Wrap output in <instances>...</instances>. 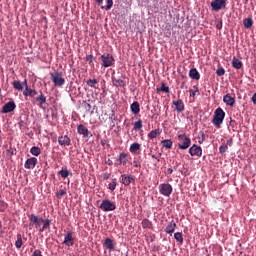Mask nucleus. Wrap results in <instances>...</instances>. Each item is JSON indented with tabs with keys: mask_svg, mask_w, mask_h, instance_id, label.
Masks as SVG:
<instances>
[{
	"mask_svg": "<svg viewBox=\"0 0 256 256\" xmlns=\"http://www.w3.org/2000/svg\"><path fill=\"white\" fill-rule=\"evenodd\" d=\"M235 125H237V122H235V120L231 119L230 120V127H235Z\"/></svg>",
	"mask_w": 256,
	"mask_h": 256,
	"instance_id": "nucleus-56",
	"label": "nucleus"
},
{
	"mask_svg": "<svg viewBox=\"0 0 256 256\" xmlns=\"http://www.w3.org/2000/svg\"><path fill=\"white\" fill-rule=\"evenodd\" d=\"M113 117H115V114H112V116L110 117V119H115V118H113Z\"/></svg>",
	"mask_w": 256,
	"mask_h": 256,
	"instance_id": "nucleus-62",
	"label": "nucleus"
},
{
	"mask_svg": "<svg viewBox=\"0 0 256 256\" xmlns=\"http://www.w3.org/2000/svg\"><path fill=\"white\" fill-rule=\"evenodd\" d=\"M104 247H106V249H109V251H114L115 250V244L113 243V239L106 238L105 241H104Z\"/></svg>",
	"mask_w": 256,
	"mask_h": 256,
	"instance_id": "nucleus-23",
	"label": "nucleus"
},
{
	"mask_svg": "<svg viewBox=\"0 0 256 256\" xmlns=\"http://www.w3.org/2000/svg\"><path fill=\"white\" fill-rule=\"evenodd\" d=\"M223 102L225 105H228V107H235V96H231V94H226L223 97Z\"/></svg>",
	"mask_w": 256,
	"mask_h": 256,
	"instance_id": "nucleus-13",
	"label": "nucleus"
},
{
	"mask_svg": "<svg viewBox=\"0 0 256 256\" xmlns=\"http://www.w3.org/2000/svg\"><path fill=\"white\" fill-rule=\"evenodd\" d=\"M216 29H218L220 31V29H223V22L220 21L216 24Z\"/></svg>",
	"mask_w": 256,
	"mask_h": 256,
	"instance_id": "nucleus-50",
	"label": "nucleus"
},
{
	"mask_svg": "<svg viewBox=\"0 0 256 256\" xmlns=\"http://www.w3.org/2000/svg\"><path fill=\"white\" fill-rule=\"evenodd\" d=\"M13 88L16 89V91H23V83L19 80H15L13 83Z\"/></svg>",
	"mask_w": 256,
	"mask_h": 256,
	"instance_id": "nucleus-33",
	"label": "nucleus"
},
{
	"mask_svg": "<svg viewBox=\"0 0 256 256\" xmlns=\"http://www.w3.org/2000/svg\"><path fill=\"white\" fill-rule=\"evenodd\" d=\"M130 110L133 115H139L141 111V105L139 104V102L135 101L130 105Z\"/></svg>",
	"mask_w": 256,
	"mask_h": 256,
	"instance_id": "nucleus-20",
	"label": "nucleus"
},
{
	"mask_svg": "<svg viewBox=\"0 0 256 256\" xmlns=\"http://www.w3.org/2000/svg\"><path fill=\"white\" fill-rule=\"evenodd\" d=\"M178 147L179 149H189V147H191V138H189L187 135L185 134H180L178 136Z\"/></svg>",
	"mask_w": 256,
	"mask_h": 256,
	"instance_id": "nucleus-3",
	"label": "nucleus"
},
{
	"mask_svg": "<svg viewBox=\"0 0 256 256\" xmlns=\"http://www.w3.org/2000/svg\"><path fill=\"white\" fill-rule=\"evenodd\" d=\"M78 133L79 135H83V137H89V129H87L83 124L78 126Z\"/></svg>",
	"mask_w": 256,
	"mask_h": 256,
	"instance_id": "nucleus-24",
	"label": "nucleus"
},
{
	"mask_svg": "<svg viewBox=\"0 0 256 256\" xmlns=\"http://www.w3.org/2000/svg\"><path fill=\"white\" fill-rule=\"evenodd\" d=\"M194 89L196 90H193V89L189 90L190 97H193V99H195V95H199V88L194 86Z\"/></svg>",
	"mask_w": 256,
	"mask_h": 256,
	"instance_id": "nucleus-44",
	"label": "nucleus"
},
{
	"mask_svg": "<svg viewBox=\"0 0 256 256\" xmlns=\"http://www.w3.org/2000/svg\"><path fill=\"white\" fill-rule=\"evenodd\" d=\"M210 7H212V11H221L227 7V0H214L210 3Z\"/></svg>",
	"mask_w": 256,
	"mask_h": 256,
	"instance_id": "nucleus-7",
	"label": "nucleus"
},
{
	"mask_svg": "<svg viewBox=\"0 0 256 256\" xmlns=\"http://www.w3.org/2000/svg\"><path fill=\"white\" fill-rule=\"evenodd\" d=\"M174 238L176 239V241H178V243H180V245H183V233L176 232L174 234Z\"/></svg>",
	"mask_w": 256,
	"mask_h": 256,
	"instance_id": "nucleus-37",
	"label": "nucleus"
},
{
	"mask_svg": "<svg viewBox=\"0 0 256 256\" xmlns=\"http://www.w3.org/2000/svg\"><path fill=\"white\" fill-rule=\"evenodd\" d=\"M17 109V104H15V101L7 102L1 110V113L7 114V113H13V110Z\"/></svg>",
	"mask_w": 256,
	"mask_h": 256,
	"instance_id": "nucleus-10",
	"label": "nucleus"
},
{
	"mask_svg": "<svg viewBox=\"0 0 256 256\" xmlns=\"http://www.w3.org/2000/svg\"><path fill=\"white\" fill-rule=\"evenodd\" d=\"M189 153L192 157H201L203 155V149H201V146L194 144L189 148Z\"/></svg>",
	"mask_w": 256,
	"mask_h": 256,
	"instance_id": "nucleus-11",
	"label": "nucleus"
},
{
	"mask_svg": "<svg viewBox=\"0 0 256 256\" xmlns=\"http://www.w3.org/2000/svg\"><path fill=\"white\" fill-rule=\"evenodd\" d=\"M203 141H205V133L202 132V140L199 141V143H203Z\"/></svg>",
	"mask_w": 256,
	"mask_h": 256,
	"instance_id": "nucleus-60",
	"label": "nucleus"
},
{
	"mask_svg": "<svg viewBox=\"0 0 256 256\" xmlns=\"http://www.w3.org/2000/svg\"><path fill=\"white\" fill-rule=\"evenodd\" d=\"M111 7H113V0H107V5L101 6V9H105V11H110Z\"/></svg>",
	"mask_w": 256,
	"mask_h": 256,
	"instance_id": "nucleus-42",
	"label": "nucleus"
},
{
	"mask_svg": "<svg viewBox=\"0 0 256 256\" xmlns=\"http://www.w3.org/2000/svg\"><path fill=\"white\" fill-rule=\"evenodd\" d=\"M86 61H87V63H90V64L93 63V55H91V54L87 55L86 56Z\"/></svg>",
	"mask_w": 256,
	"mask_h": 256,
	"instance_id": "nucleus-48",
	"label": "nucleus"
},
{
	"mask_svg": "<svg viewBox=\"0 0 256 256\" xmlns=\"http://www.w3.org/2000/svg\"><path fill=\"white\" fill-rule=\"evenodd\" d=\"M108 165H113V162H112V161H110V162L108 163Z\"/></svg>",
	"mask_w": 256,
	"mask_h": 256,
	"instance_id": "nucleus-63",
	"label": "nucleus"
},
{
	"mask_svg": "<svg viewBox=\"0 0 256 256\" xmlns=\"http://www.w3.org/2000/svg\"><path fill=\"white\" fill-rule=\"evenodd\" d=\"M50 79L54 83L55 87H63L65 85V78H63V72H53L50 74Z\"/></svg>",
	"mask_w": 256,
	"mask_h": 256,
	"instance_id": "nucleus-2",
	"label": "nucleus"
},
{
	"mask_svg": "<svg viewBox=\"0 0 256 256\" xmlns=\"http://www.w3.org/2000/svg\"><path fill=\"white\" fill-rule=\"evenodd\" d=\"M35 101L38 107H43V104L47 103V96L43 94V91H40V94L38 97H36Z\"/></svg>",
	"mask_w": 256,
	"mask_h": 256,
	"instance_id": "nucleus-18",
	"label": "nucleus"
},
{
	"mask_svg": "<svg viewBox=\"0 0 256 256\" xmlns=\"http://www.w3.org/2000/svg\"><path fill=\"white\" fill-rule=\"evenodd\" d=\"M167 174L172 175L173 174V168H168L167 169Z\"/></svg>",
	"mask_w": 256,
	"mask_h": 256,
	"instance_id": "nucleus-58",
	"label": "nucleus"
},
{
	"mask_svg": "<svg viewBox=\"0 0 256 256\" xmlns=\"http://www.w3.org/2000/svg\"><path fill=\"white\" fill-rule=\"evenodd\" d=\"M142 227L143 229H151V227H153V223L149 221V219H144L142 221Z\"/></svg>",
	"mask_w": 256,
	"mask_h": 256,
	"instance_id": "nucleus-36",
	"label": "nucleus"
},
{
	"mask_svg": "<svg viewBox=\"0 0 256 256\" xmlns=\"http://www.w3.org/2000/svg\"><path fill=\"white\" fill-rule=\"evenodd\" d=\"M130 153H137V151H141V144L135 142L133 144H131L130 148H129Z\"/></svg>",
	"mask_w": 256,
	"mask_h": 256,
	"instance_id": "nucleus-26",
	"label": "nucleus"
},
{
	"mask_svg": "<svg viewBox=\"0 0 256 256\" xmlns=\"http://www.w3.org/2000/svg\"><path fill=\"white\" fill-rule=\"evenodd\" d=\"M232 67H234V69H241L243 67V62L237 57H234L232 59Z\"/></svg>",
	"mask_w": 256,
	"mask_h": 256,
	"instance_id": "nucleus-25",
	"label": "nucleus"
},
{
	"mask_svg": "<svg viewBox=\"0 0 256 256\" xmlns=\"http://www.w3.org/2000/svg\"><path fill=\"white\" fill-rule=\"evenodd\" d=\"M121 177H122V184L125 185L126 187H129L131 183H135V178H133V175L123 174L121 175Z\"/></svg>",
	"mask_w": 256,
	"mask_h": 256,
	"instance_id": "nucleus-14",
	"label": "nucleus"
},
{
	"mask_svg": "<svg viewBox=\"0 0 256 256\" xmlns=\"http://www.w3.org/2000/svg\"><path fill=\"white\" fill-rule=\"evenodd\" d=\"M100 209L105 212L115 211L117 206L115 205V202H112L111 200H103L100 204Z\"/></svg>",
	"mask_w": 256,
	"mask_h": 256,
	"instance_id": "nucleus-6",
	"label": "nucleus"
},
{
	"mask_svg": "<svg viewBox=\"0 0 256 256\" xmlns=\"http://www.w3.org/2000/svg\"><path fill=\"white\" fill-rule=\"evenodd\" d=\"M97 83H99V81H97V79L87 80V85H89V87H92L93 89H95V85H97Z\"/></svg>",
	"mask_w": 256,
	"mask_h": 256,
	"instance_id": "nucleus-43",
	"label": "nucleus"
},
{
	"mask_svg": "<svg viewBox=\"0 0 256 256\" xmlns=\"http://www.w3.org/2000/svg\"><path fill=\"white\" fill-rule=\"evenodd\" d=\"M225 145H227V147H233V138L228 139Z\"/></svg>",
	"mask_w": 256,
	"mask_h": 256,
	"instance_id": "nucleus-49",
	"label": "nucleus"
},
{
	"mask_svg": "<svg viewBox=\"0 0 256 256\" xmlns=\"http://www.w3.org/2000/svg\"><path fill=\"white\" fill-rule=\"evenodd\" d=\"M158 189L160 195H163L164 197H170L171 193H173V186L169 183L160 184Z\"/></svg>",
	"mask_w": 256,
	"mask_h": 256,
	"instance_id": "nucleus-4",
	"label": "nucleus"
},
{
	"mask_svg": "<svg viewBox=\"0 0 256 256\" xmlns=\"http://www.w3.org/2000/svg\"><path fill=\"white\" fill-rule=\"evenodd\" d=\"M127 81H129V79L126 76H121V78H115V76H112V83L114 87L125 89V87H127Z\"/></svg>",
	"mask_w": 256,
	"mask_h": 256,
	"instance_id": "nucleus-5",
	"label": "nucleus"
},
{
	"mask_svg": "<svg viewBox=\"0 0 256 256\" xmlns=\"http://www.w3.org/2000/svg\"><path fill=\"white\" fill-rule=\"evenodd\" d=\"M227 149H229V147H228L226 144H222V145L219 147V152H220L221 154L227 153Z\"/></svg>",
	"mask_w": 256,
	"mask_h": 256,
	"instance_id": "nucleus-46",
	"label": "nucleus"
},
{
	"mask_svg": "<svg viewBox=\"0 0 256 256\" xmlns=\"http://www.w3.org/2000/svg\"><path fill=\"white\" fill-rule=\"evenodd\" d=\"M133 129L134 131H141V129H143V120L139 119L138 121H136L134 123Z\"/></svg>",
	"mask_w": 256,
	"mask_h": 256,
	"instance_id": "nucleus-34",
	"label": "nucleus"
},
{
	"mask_svg": "<svg viewBox=\"0 0 256 256\" xmlns=\"http://www.w3.org/2000/svg\"><path fill=\"white\" fill-rule=\"evenodd\" d=\"M82 105H84L86 111H91V104L87 103V101H83Z\"/></svg>",
	"mask_w": 256,
	"mask_h": 256,
	"instance_id": "nucleus-47",
	"label": "nucleus"
},
{
	"mask_svg": "<svg viewBox=\"0 0 256 256\" xmlns=\"http://www.w3.org/2000/svg\"><path fill=\"white\" fill-rule=\"evenodd\" d=\"M173 105L178 113H183V111H185V104L183 103V100L179 99L177 101H173Z\"/></svg>",
	"mask_w": 256,
	"mask_h": 256,
	"instance_id": "nucleus-19",
	"label": "nucleus"
},
{
	"mask_svg": "<svg viewBox=\"0 0 256 256\" xmlns=\"http://www.w3.org/2000/svg\"><path fill=\"white\" fill-rule=\"evenodd\" d=\"M98 5H101L103 3V0H95Z\"/></svg>",
	"mask_w": 256,
	"mask_h": 256,
	"instance_id": "nucleus-61",
	"label": "nucleus"
},
{
	"mask_svg": "<svg viewBox=\"0 0 256 256\" xmlns=\"http://www.w3.org/2000/svg\"><path fill=\"white\" fill-rule=\"evenodd\" d=\"M127 161H129V159H127V153H120L119 154V165H127Z\"/></svg>",
	"mask_w": 256,
	"mask_h": 256,
	"instance_id": "nucleus-28",
	"label": "nucleus"
},
{
	"mask_svg": "<svg viewBox=\"0 0 256 256\" xmlns=\"http://www.w3.org/2000/svg\"><path fill=\"white\" fill-rule=\"evenodd\" d=\"M157 135H159V130H152L149 134L148 137L149 139H157Z\"/></svg>",
	"mask_w": 256,
	"mask_h": 256,
	"instance_id": "nucleus-41",
	"label": "nucleus"
},
{
	"mask_svg": "<svg viewBox=\"0 0 256 256\" xmlns=\"http://www.w3.org/2000/svg\"><path fill=\"white\" fill-rule=\"evenodd\" d=\"M23 85H24L25 91H26V90H27V87H29V85L27 84V80H24Z\"/></svg>",
	"mask_w": 256,
	"mask_h": 256,
	"instance_id": "nucleus-59",
	"label": "nucleus"
},
{
	"mask_svg": "<svg viewBox=\"0 0 256 256\" xmlns=\"http://www.w3.org/2000/svg\"><path fill=\"white\" fill-rule=\"evenodd\" d=\"M30 153L31 155H33L34 157H39V155H41V148L37 147V146H33L30 149Z\"/></svg>",
	"mask_w": 256,
	"mask_h": 256,
	"instance_id": "nucleus-31",
	"label": "nucleus"
},
{
	"mask_svg": "<svg viewBox=\"0 0 256 256\" xmlns=\"http://www.w3.org/2000/svg\"><path fill=\"white\" fill-rule=\"evenodd\" d=\"M24 97H31L35 99V95H39V92L35 89H31L29 86H26V90L23 92Z\"/></svg>",
	"mask_w": 256,
	"mask_h": 256,
	"instance_id": "nucleus-16",
	"label": "nucleus"
},
{
	"mask_svg": "<svg viewBox=\"0 0 256 256\" xmlns=\"http://www.w3.org/2000/svg\"><path fill=\"white\" fill-rule=\"evenodd\" d=\"M161 144L165 149H172L173 147V141L171 139L162 140Z\"/></svg>",
	"mask_w": 256,
	"mask_h": 256,
	"instance_id": "nucleus-30",
	"label": "nucleus"
},
{
	"mask_svg": "<svg viewBox=\"0 0 256 256\" xmlns=\"http://www.w3.org/2000/svg\"><path fill=\"white\" fill-rule=\"evenodd\" d=\"M216 74L218 75V77H223V75H225V68L220 67L216 70Z\"/></svg>",
	"mask_w": 256,
	"mask_h": 256,
	"instance_id": "nucleus-45",
	"label": "nucleus"
},
{
	"mask_svg": "<svg viewBox=\"0 0 256 256\" xmlns=\"http://www.w3.org/2000/svg\"><path fill=\"white\" fill-rule=\"evenodd\" d=\"M225 120V111L223 108L219 107L214 111V117L212 120L213 125L217 127V129H221V125H223V121Z\"/></svg>",
	"mask_w": 256,
	"mask_h": 256,
	"instance_id": "nucleus-1",
	"label": "nucleus"
},
{
	"mask_svg": "<svg viewBox=\"0 0 256 256\" xmlns=\"http://www.w3.org/2000/svg\"><path fill=\"white\" fill-rule=\"evenodd\" d=\"M176 228H177V223H175V221L172 220L167 224L165 228V233H168L169 235H171V233H175Z\"/></svg>",
	"mask_w": 256,
	"mask_h": 256,
	"instance_id": "nucleus-21",
	"label": "nucleus"
},
{
	"mask_svg": "<svg viewBox=\"0 0 256 256\" xmlns=\"http://www.w3.org/2000/svg\"><path fill=\"white\" fill-rule=\"evenodd\" d=\"M42 223L43 227L39 228L40 233H43V231H46V229H49V227H51V220L49 219H43Z\"/></svg>",
	"mask_w": 256,
	"mask_h": 256,
	"instance_id": "nucleus-27",
	"label": "nucleus"
},
{
	"mask_svg": "<svg viewBox=\"0 0 256 256\" xmlns=\"http://www.w3.org/2000/svg\"><path fill=\"white\" fill-rule=\"evenodd\" d=\"M111 177V174L110 173H104L103 174V180L104 181H107V179H109Z\"/></svg>",
	"mask_w": 256,
	"mask_h": 256,
	"instance_id": "nucleus-53",
	"label": "nucleus"
},
{
	"mask_svg": "<svg viewBox=\"0 0 256 256\" xmlns=\"http://www.w3.org/2000/svg\"><path fill=\"white\" fill-rule=\"evenodd\" d=\"M116 188H117V178H114L112 182L108 185V189H110V191H115Z\"/></svg>",
	"mask_w": 256,
	"mask_h": 256,
	"instance_id": "nucleus-39",
	"label": "nucleus"
},
{
	"mask_svg": "<svg viewBox=\"0 0 256 256\" xmlns=\"http://www.w3.org/2000/svg\"><path fill=\"white\" fill-rule=\"evenodd\" d=\"M32 256H43V254H41V250H35Z\"/></svg>",
	"mask_w": 256,
	"mask_h": 256,
	"instance_id": "nucleus-51",
	"label": "nucleus"
},
{
	"mask_svg": "<svg viewBox=\"0 0 256 256\" xmlns=\"http://www.w3.org/2000/svg\"><path fill=\"white\" fill-rule=\"evenodd\" d=\"M157 91H162L163 93H170L169 86L165 85V83H162L161 87L157 88Z\"/></svg>",
	"mask_w": 256,
	"mask_h": 256,
	"instance_id": "nucleus-40",
	"label": "nucleus"
},
{
	"mask_svg": "<svg viewBox=\"0 0 256 256\" xmlns=\"http://www.w3.org/2000/svg\"><path fill=\"white\" fill-rule=\"evenodd\" d=\"M65 195H67L66 189H62V190H59L56 192L57 199H63V197H65Z\"/></svg>",
	"mask_w": 256,
	"mask_h": 256,
	"instance_id": "nucleus-38",
	"label": "nucleus"
},
{
	"mask_svg": "<svg viewBox=\"0 0 256 256\" xmlns=\"http://www.w3.org/2000/svg\"><path fill=\"white\" fill-rule=\"evenodd\" d=\"M190 79H194L195 81H199L201 79V74L197 71V68H192L189 71Z\"/></svg>",
	"mask_w": 256,
	"mask_h": 256,
	"instance_id": "nucleus-22",
	"label": "nucleus"
},
{
	"mask_svg": "<svg viewBox=\"0 0 256 256\" xmlns=\"http://www.w3.org/2000/svg\"><path fill=\"white\" fill-rule=\"evenodd\" d=\"M151 158L156 160V162L154 163V165H157V163H159V161H160V159L157 158V156H155L154 154H151Z\"/></svg>",
	"mask_w": 256,
	"mask_h": 256,
	"instance_id": "nucleus-54",
	"label": "nucleus"
},
{
	"mask_svg": "<svg viewBox=\"0 0 256 256\" xmlns=\"http://www.w3.org/2000/svg\"><path fill=\"white\" fill-rule=\"evenodd\" d=\"M36 165H37V158L31 157L26 160L24 167L25 169H35Z\"/></svg>",
	"mask_w": 256,
	"mask_h": 256,
	"instance_id": "nucleus-17",
	"label": "nucleus"
},
{
	"mask_svg": "<svg viewBox=\"0 0 256 256\" xmlns=\"http://www.w3.org/2000/svg\"><path fill=\"white\" fill-rule=\"evenodd\" d=\"M251 101L254 105H256V92L253 94Z\"/></svg>",
	"mask_w": 256,
	"mask_h": 256,
	"instance_id": "nucleus-55",
	"label": "nucleus"
},
{
	"mask_svg": "<svg viewBox=\"0 0 256 256\" xmlns=\"http://www.w3.org/2000/svg\"><path fill=\"white\" fill-rule=\"evenodd\" d=\"M18 126L20 127V129H23V127H25V121L19 120Z\"/></svg>",
	"mask_w": 256,
	"mask_h": 256,
	"instance_id": "nucleus-52",
	"label": "nucleus"
},
{
	"mask_svg": "<svg viewBox=\"0 0 256 256\" xmlns=\"http://www.w3.org/2000/svg\"><path fill=\"white\" fill-rule=\"evenodd\" d=\"M58 175H60L62 177V179H67V177H69V175H71V172L67 169H62L58 172Z\"/></svg>",
	"mask_w": 256,
	"mask_h": 256,
	"instance_id": "nucleus-35",
	"label": "nucleus"
},
{
	"mask_svg": "<svg viewBox=\"0 0 256 256\" xmlns=\"http://www.w3.org/2000/svg\"><path fill=\"white\" fill-rule=\"evenodd\" d=\"M133 166L134 167H141V164H139V162H137V161H133Z\"/></svg>",
	"mask_w": 256,
	"mask_h": 256,
	"instance_id": "nucleus-57",
	"label": "nucleus"
},
{
	"mask_svg": "<svg viewBox=\"0 0 256 256\" xmlns=\"http://www.w3.org/2000/svg\"><path fill=\"white\" fill-rule=\"evenodd\" d=\"M58 143L61 146L69 147V145H71V138H69V136H67V135L59 136Z\"/></svg>",
	"mask_w": 256,
	"mask_h": 256,
	"instance_id": "nucleus-15",
	"label": "nucleus"
},
{
	"mask_svg": "<svg viewBox=\"0 0 256 256\" xmlns=\"http://www.w3.org/2000/svg\"><path fill=\"white\" fill-rule=\"evenodd\" d=\"M15 247L16 249H21L23 247V237L21 234H17V240L15 242Z\"/></svg>",
	"mask_w": 256,
	"mask_h": 256,
	"instance_id": "nucleus-32",
	"label": "nucleus"
},
{
	"mask_svg": "<svg viewBox=\"0 0 256 256\" xmlns=\"http://www.w3.org/2000/svg\"><path fill=\"white\" fill-rule=\"evenodd\" d=\"M75 239L73 238V232H67L64 237L63 245H67V247H73Z\"/></svg>",
	"mask_w": 256,
	"mask_h": 256,
	"instance_id": "nucleus-12",
	"label": "nucleus"
},
{
	"mask_svg": "<svg viewBox=\"0 0 256 256\" xmlns=\"http://www.w3.org/2000/svg\"><path fill=\"white\" fill-rule=\"evenodd\" d=\"M101 60H102V66L104 67H112V65L115 64V58L113 57V55L111 54H104L101 56Z\"/></svg>",
	"mask_w": 256,
	"mask_h": 256,
	"instance_id": "nucleus-8",
	"label": "nucleus"
},
{
	"mask_svg": "<svg viewBox=\"0 0 256 256\" xmlns=\"http://www.w3.org/2000/svg\"><path fill=\"white\" fill-rule=\"evenodd\" d=\"M245 29H251L253 27V18H246L243 20Z\"/></svg>",
	"mask_w": 256,
	"mask_h": 256,
	"instance_id": "nucleus-29",
	"label": "nucleus"
},
{
	"mask_svg": "<svg viewBox=\"0 0 256 256\" xmlns=\"http://www.w3.org/2000/svg\"><path fill=\"white\" fill-rule=\"evenodd\" d=\"M28 217L30 219V225H35L36 229L41 228V224L43 223V218L42 217H38L35 214H30V215H28Z\"/></svg>",
	"mask_w": 256,
	"mask_h": 256,
	"instance_id": "nucleus-9",
	"label": "nucleus"
}]
</instances>
